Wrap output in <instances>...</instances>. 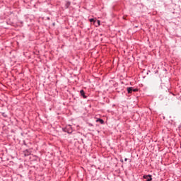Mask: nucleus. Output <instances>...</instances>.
<instances>
[{
	"mask_svg": "<svg viewBox=\"0 0 181 181\" xmlns=\"http://www.w3.org/2000/svg\"><path fill=\"white\" fill-rule=\"evenodd\" d=\"M143 179H145L146 181H152V175L150 174L147 175H144Z\"/></svg>",
	"mask_w": 181,
	"mask_h": 181,
	"instance_id": "1",
	"label": "nucleus"
},
{
	"mask_svg": "<svg viewBox=\"0 0 181 181\" xmlns=\"http://www.w3.org/2000/svg\"><path fill=\"white\" fill-rule=\"evenodd\" d=\"M80 94L81 95V97H83V98L86 99L87 98V95H86V92H84V90H80Z\"/></svg>",
	"mask_w": 181,
	"mask_h": 181,
	"instance_id": "2",
	"label": "nucleus"
},
{
	"mask_svg": "<svg viewBox=\"0 0 181 181\" xmlns=\"http://www.w3.org/2000/svg\"><path fill=\"white\" fill-rule=\"evenodd\" d=\"M128 94H132V87H129L127 88Z\"/></svg>",
	"mask_w": 181,
	"mask_h": 181,
	"instance_id": "3",
	"label": "nucleus"
},
{
	"mask_svg": "<svg viewBox=\"0 0 181 181\" xmlns=\"http://www.w3.org/2000/svg\"><path fill=\"white\" fill-rule=\"evenodd\" d=\"M70 5H71V2L66 1L65 4V8L67 9L69 8V6H70Z\"/></svg>",
	"mask_w": 181,
	"mask_h": 181,
	"instance_id": "4",
	"label": "nucleus"
},
{
	"mask_svg": "<svg viewBox=\"0 0 181 181\" xmlns=\"http://www.w3.org/2000/svg\"><path fill=\"white\" fill-rule=\"evenodd\" d=\"M29 155H30V153H29V151H28V150H26L25 151H24V156H29Z\"/></svg>",
	"mask_w": 181,
	"mask_h": 181,
	"instance_id": "5",
	"label": "nucleus"
},
{
	"mask_svg": "<svg viewBox=\"0 0 181 181\" xmlns=\"http://www.w3.org/2000/svg\"><path fill=\"white\" fill-rule=\"evenodd\" d=\"M96 122H100V124H104V121L103 120V119H98L96 120Z\"/></svg>",
	"mask_w": 181,
	"mask_h": 181,
	"instance_id": "6",
	"label": "nucleus"
},
{
	"mask_svg": "<svg viewBox=\"0 0 181 181\" xmlns=\"http://www.w3.org/2000/svg\"><path fill=\"white\" fill-rule=\"evenodd\" d=\"M64 132H67L68 134H71V132H72L71 129H67V128L65 129Z\"/></svg>",
	"mask_w": 181,
	"mask_h": 181,
	"instance_id": "7",
	"label": "nucleus"
},
{
	"mask_svg": "<svg viewBox=\"0 0 181 181\" xmlns=\"http://www.w3.org/2000/svg\"><path fill=\"white\" fill-rule=\"evenodd\" d=\"M89 22H90V23L93 22V23H95L96 21L94 20V18H90V19H89Z\"/></svg>",
	"mask_w": 181,
	"mask_h": 181,
	"instance_id": "8",
	"label": "nucleus"
},
{
	"mask_svg": "<svg viewBox=\"0 0 181 181\" xmlns=\"http://www.w3.org/2000/svg\"><path fill=\"white\" fill-rule=\"evenodd\" d=\"M2 116H3L4 118H8V115H6V113H5V112H3V113H2Z\"/></svg>",
	"mask_w": 181,
	"mask_h": 181,
	"instance_id": "9",
	"label": "nucleus"
},
{
	"mask_svg": "<svg viewBox=\"0 0 181 181\" xmlns=\"http://www.w3.org/2000/svg\"><path fill=\"white\" fill-rule=\"evenodd\" d=\"M133 92L136 93L138 91V88H132Z\"/></svg>",
	"mask_w": 181,
	"mask_h": 181,
	"instance_id": "10",
	"label": "nucleus"
},
{
	"mask_svg": "<svg viewBox=\"0 0 181 181\" xmlns=\"http://www.w3.org/2000/svg\"><path fill=\"white\" fill-rule=\"evenodd\" d=\"M95 22H97L98 26H100V20H98V21H96Z\"/></svg>",
	"mask_w": 181,
	"mask_h": 181,
	"instance_id": "11",
	"label": "nucleus"
},
{
	"mask_svg": "<svg viewBox=\"0 0 181 181\" xmlns=\"http://www.w3.org/2000/svg\"><path fill=\"white\" fill-rule=\"evenodd\" d=\"M120 162H122V163H124V160L121 159Z\"/></svg>",
	"mask_w": 181,
	"mask_h": 181,
	"instance_id": "12",
	"label": "nucleus"
},
{
	"mask_svg": "<svg viewBox=\"0 0 181 181\" xmlns=\"http://www.w3.org/2000/svg\"><path fill=\"white\" fill-rule=\"evenodd\" d=\"M128 160V158H124V161L127 162Z\"/></svg>",
	"mask_w": 181,
	"mask_h": 181,
	"instance_id": "13",
	"label": "nucleus"
},
{
	"mask_svg": "<svg viewBox=\"0 0 181 181\" xmlns=\"http://www.w3.org/2000/svg\"><path fill=\"white\" fill-rule=\"evenodd\" d=\"M47 19H50L49 18H47Z\"/></svg>",
	"mask_w": 181,
	"mask_h": 181,
	"instance_id": "14",
	"label": "nucleus"
}]
</instances>
